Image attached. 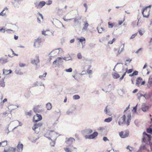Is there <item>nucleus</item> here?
I'll return each mask as SVG.
<instances>
[{
    "instance_id": "nucleus-17",
    "label": "nucleus",
    "mask_w": 152,
    "mask_h": 152,
    "mask_svg": "<svg viewBox=\"0 0 152 152\" xmlns=\"http://www.w3.org/2000/svg\"><path fill=\"white\" fill-rule=\"evenodd\" d=\"M117 67V70L118 71V72L119 73H121V72H119L121 69L124 71V69H123V66L122 64H120L116 66Z\"/></svg>"
},
{
    "instance_id": "nucleus-19",
    "label": "nucleus",
    "mask_w": 152,
    "mask_h": 152,
    "mask_svg": "<svg viewBox=\"0 0 152 152\" xmlns=\"http://www.w3.org/2000/svg\"><path fill=\"white\" fill-rule=\"evenodd\" d=\"M42 125V124L41 122H39L38 123H36L34 124V126L32 128V129L33 130L35 131L36 129L40 127Z\"/></svg>"
},
{
    "instance_id": "nucleus-62",
    "label": "nucleus",
    "mask_w": 152,
    "mask_h": 152,
    "mask_svg": "<svg viewBox=\"0 0 152 152\" xmlns=\"http://www.w3.org/2000/svg\"><path fill=\"white\" fill-rule=\"evenodd\" d=\"M107 107H106L104 109V112L107 114L108 115H109V113H107Z\"/></svg>"
},
{
    "instance_id": "nucleus-37",
    "label": "nucleus",
    "mask_w": 152,
    "mask_h": 152,
    "mask_svg": "<svg viewBox=\"0 0 152 152\" xmlns=\"http://www.w3.org/2000/svg\"><path fill=\"white\" fill-rule=\"evenodd\" d=\"M57 24L58 26L59 27L61 25L63 27L65 28V27H64V26L62 24V23L59 20H57Z\"/></svg>"
},
{
    "instance_id": "nucleus-59",
    "label": "nucleus",
    "mask_w": 152,
    "mask_h": 152,
    "mask_svg": "<svg viewBox=\"0 0 152 152\" xmlns=\"http://www.w3.org/2000/svg\"><path fill=\"white\" fill-rule=\"evenodd\" d=\"M26 64H25L22 63H20L19 64V65L21 67H24L26 66Z\"/></svg>"
},
{
    "instance_id": "nucleus-21",
    "label": "nucleus",
    "mask_w": 152,
    "mask_h": 152,
    "mask_svg": "<svg viewBox=\"0 0 152 152\" xmlns=\"http://www.w3.org/2000/svg\"><path fill=\"white\" fill-rule=\"evenodd\" d=\"M12 72V70L10 69L7 70L4 69L3 70V74L6 75L11 74Z\"/></svg>"
},
{
    "instance_id": "nucleus-63",
    "label": "nucleus",
    "mask_w": 152,
    "mask_h": 152,
    "mask_svg": "<svg viewBox=\"0 0 152 152\" xmlns=\"http://www.w3.org/2000/svg\"><path fill=\"white\" fill-rule=\"evenodd\" d=\"M132 74L134 76L137 75L138 74V72L136 71H135Z\"/></svg>"
},
{
    "instance_id": "nucleus-9",
    "label": "nucleus",
    "mask_w": 152,
    "mask_h": 152,
    "mask_svg": "<svg viewBox=\"0 0 152 152\" xmlns=\"http://www.w3.org/2000/svg\"><path fill=\"white\" fill-rule=\"evenodd\" d=\"M42 119V116L40 114H36L34 115L33 118V121L34 122H37Z\"/></svg>"
},
{
    "instance_id": "nucleus-20",
    "label": "nucleus",
    "mask_w": 152,
    "mask_h": 152,
    "mask_svg": "<svg viewBox=\"0 0 152 152\" xmlns=\"http://www.w3.org/2000/svg\"><path fill=\"white\" fill-rule=\"evenodd\" d=\"M148 109L149 107L145 104H143L142 105V110L143 111L145 112L148 110Z\"/></svg>"
},
{
    "instance_id": "nucleus-23",
    "label": "nucleus",
    "mask_w": 152,
    "mask_h": 152,
    "mask_svg": "<svg viewBox=\"0 0 152 152\" xmlns=\"http://www.w3.org/2000/svg\"><path fill=\"white\" fill-rule=\"evenodd\" d=\"M142 80V79L140 77H138L137 80L136 82V85L139 86L140 85V81Z\"/></svg>"
},
{
    "instance_id": "nucleus-8",
    "label": "nucleus",
    "mask_w": 152,
    "mask_h": 152,
    "mask_svg": "<svg viewBox=\"0 0 152 152\" xmlns=\"http://www.w3.org/2000/svg\"><path fill=\"white\" fill-rule=\"evenodd\" d=\"M63 58L61 57H58L57 58V59L54 61L53 64L56 65H60L61 63H62L63 62Z\"/></svg>"
},
{
    "instance_id": "nucleus-5",
    "label": "nucleus",
    "mask_w": 152,
    "mask_h": 152,
    "mask_svg": "<svg viewBox=\"0 0 152 152\" xmlns=\"http://www.w3.org/2000/svg\"><path fill=\"white\" fill-rule=\"evenodd\" d=\"M41 39L42 38L39 37L34 40V46L35 47L38 48L39 47L42 42Z\"/></svg>"
},
{
    "instance_id": "nucleus-7",
    "label": "nucleus",
    "mask_w": 152,
    "mask_h": 152,
    "mask_svg": "<svg viewBox=\"0 0 152 152\" xmlns=\"http://www.w3.org/2000/svg\"><path fill=\"white\" fill-rule=\"evenodd\" d=\"M60 50V51H62V49L61 48L56 49L55 50H53L49 54V56L50 57L55 56L58 53Z\"/></svg>"
},
{
    "instance_id": "nucleus-51",
    "label": "nucleus",
    "mask_w": 152,
    "mask_h": 152,
    "mask_svg": "<svg viewBox=\"0 0 152 152\" xmlns=\"http://www.w3.org/2000/svg\"><path fill=\"white\" fill-rule=\"evenodd\" d=\"M46 75H47V73H44L42 75L39 76V78H40V79H42L43 77H45Z\"/></svg>"
},
{
    "instance_id": "nucleus-43",
    "label": "nucleus",
    "mask_w": 152,
    "mask_h": 152,
    "mask_svg": "<svg viewBox=\"0 0 152 152\" xmlns=\"http://www.w3.org/2000/svg\"><path fill=\"white\" fill-rule=\"evenodd\" d=\"M74 22H75V26L76 25V24H78V23H80L79 19L75 18L74 19Z\"/></svg>"
},
{
    "instance_id": "nucleus-22",
    "label": "nucleus",
    "mask_w": 152,
    "mask_h": 152,
    "mask_svg": "<svg viewBox=\"0 0 152 152\" xmlns=\"http://www.w3.org/2000/svg\"><path fill=\"white\" fill-rule=\"evenodd\" d=\"M152 84V76H150L148 79V83L147 84V86L148 87H150Z\"/></svg>"
},
{
    "instance_id": "nucleus-64",
    "label": "nucleus",
    "mask_w": 152,
    "mask_h": 152,
    "mask_svg": "<svg viewBox=\"0 0 152 152\" xmlns=\"http://www.w3.org/2000/svg\"><path fill=\"white\" fill-rule=\"evenodd\" d=\"M124 45L123 44L121 46V49L120 50L121 52H122L123 51Z\"/></svg>"
},
{
    "instance_id": "nucleus-60",
    "label": "nucleus",
    "mask_w": 152,
    "mask_h": 152,
    "mask_svg": "<svg viewBox=\"0 0 152 152\" xmlns=\"http://www.w3.org/2000/svg\"><path fill=\"white\" fill-rule=\"evenodd\" d=\"M108 75V73H104L102 75V76L103 77L105 78Z\"/></svg>"
},
{
    "instance_id": "nucleus-34",
    "label": "nucleus",
    "mask_w": 152,
    "mask_h": 152,
    "mask_svg": "<svg viewBox=\"0 0 152 152\" xmlns=\"http://www.w3.org/2000/svg\"><path fill=\"white\" fill-rule=\"evenodd\" d=\"M15 72L16 74L18 75H22L23 74V72L18 69L16 70Z\"/></svg>"
},
{
    "instance_id": "nucleus-2",
    "label": "nucleus",
    "mask_w": 152,
    "mask_h": 152,
    "mask_svg": "<svg viewBox=\"0 0 152 152\" xmlns=\"http://www.w3.org/2000/svg\"><path fill=\"white\" fill-rule=\"evenodd\" d=\"M58 134L53 131L48 130L45 134V136L49 140H52L51 138H53V140H56L58 137Z\"/></svg>"
},
{
    "instance_id": "nucleus-28",
    "label": "nucleus",
    "mask_w": 152,
    "mask_h": 152,
    "mask_svg": "<svg viewBox=\"0 0 152 152\" xmlns=\"http://www.w3.org/2000/svg\"><path fill=\"white\" fill-rule=\"evenodd\" d=\"M7 145V141L5 140L2 142H0V147L2 146H4Z\"/></svg>"
},
{
    "instance_id": "nucleus-42",
    "label": "nucleus",
    "mask_w": 152,
    "mask_h": 152,
    "mask_svg": "<svg viewBox=\"0 0 152 152\" xmlns=\"http://www.w3.org/2000/svg\"><path fill=\"white\" fill-rule=\"evenodd\" d=\"M71 57L69 56L67 57H64L63 58V59L65 61H68L71 60Z\"/></svg>"
},
{
    "instance_id": "nucleus-16",
    "label": "nucleus",
    "mask_w": 152,
    "mask_h": 152,
    "mask_svg": "<svg viewBox=\"0 0 152 152\" xmlns=\"http://www.w3.org/2000/svg\"><path fill=\"white\" fill-rule=\"evenodd\" d=\"M83 23H84L83 24V26L82 30V31H86L87 30V28L89 26V24L88 23L87 21H83Z\"/></svg>"
},
{
    "instance_id": "nucleus-46",
    "label": "nucleus",
    "mask_w": 152,
    "mask_h": 152,
    "mask_svg": "<svg viewBox=\"0 0 152 152\" xmlns=\"http://www.w3.org/2000/svg\"><path fill=\"white\" fill-rule=\"evenodd\" d=\"M49 32V31H42V34L43 35H48V32Z\"/></svg>"
},
{
    "instance_id": "nucleus-13",
    "label": "nucleus",
    "mask_w": 152,
    "mask_h": 152,
    "mask_svg": "<svg viewBox=\"0 0 152 152\" xmlns=\"http://www.w3.org/2000/svg\"><path fill=\"white\" fill-rule=\"evenodd\" d=\"M23 149V145L19 142L17 146V151L18 152H22Z\"/></svg>"
},
{
    "instance_id": "nucleus-33",
    "label": "nucleus",
    "mask_w": 152,
    "mask_h": 152,
    "mask_svg": "<svg viewBox=\"0 0 152 152\" xmlns=\"http://www.w3.org/2000/svg\"><path fill=\"white\" fill-rule=\"evenodd\" d=\"M128 69L127 68L124 69V71H125V72L122 75V76L120 78V80H122L124 78V77L126 75V73L127 72Z\"/></svg>"
},
{
    "instance_id": "nucleus-25",
    "label": "nucleus",
    "mask_w": 152,
    "mask_h": 152,
    "mask_svg": "<svg viewBox=\"0 0 152 152\" xmlns=\"http://www.w3.org/2000/svg\"><path fill=\"white\" fill-rule=\"evenodd\" d=\"M77 39L80 42H81L83 46V42L84 44H85L86 41L85 38L84 37H82L81 38H78Z\"/></svg>"
},
{
    "instance_id": "nucleus-27",
    "label": "nucleus",
    "mask_w": 152,
    "mask_h": 152,
    "mask_svg": "<svg viewBox=\"0 0 152 152\" xmlns=\"http://www.w3.org/2000/svg\"><path fill=\"white\" fill-rule=\"evenodd\" d=\"M46 107L48 110H50L52 108V105L50 103H48L46 104Z\"/></svg>"
},
{
    "instance_id": "nucleus-39",
    "label": "nucleus",
    "mask_w": 152,
    "mask_h": 152,
    "mask_svg": "<svg viewBox=\"0 0 152 152\" xmlns=\"http://www.w3.org/2000/svg\"><path fill=\"white\" fill-rule=\"evenodd\" d=\"M137 96L138 97V99H140V98L141 96H143L144 97H145V95H143L142 94H141L140 93H138L137 94Z\"/></svg>"
},
{
    "instance_id": "nucleus-40",
    "label": "nucleus",
    "mask_w": 152,
    "mask_h": 152,
    "mask_svg": "<svg viewBox=\"0 0 152 152\" xmlns=\"http://www.w3.org/2000/svg\"><path fill=\"white\" fill-rule=\"evenodd\" d=\"M130 118L131 115L130 114L128 116V119L126 121V124H127V126H128L129 124L130 121L131 120Z\"/></svg>"
},
{
    "instance_id": "nucleus-58",
    "label": "nucleus",
    "mask_w": 152,
    "mask_h": 152,
    "mask_svg": "<svg viewBox=\"0 0 152 152\" xmlns=\"http://www.w3.org/2000/svg\"><path fill=\"white\" fill-rule=\"evenodd\" d=\"M3 33H4L5 32H8L9 31H13L10 29H5L4 28V30H3Z\"/></svg>"
},
{
    "instance_id": "nucleus-18",
    "label": "nucleus",
    "mask_w": 152,
    "mask_h": 152,
    "mask_svg": "<svg viewBox=\"0 0 152 152\" xmlns=\"http://www.w3.org/2000/svg\"><path fill=\"white\" fill-rule=\"evenodd\" d=\"M8 8L7 7H5L2 11L0 13V16H6L7 12V11Z\"/></svg>"
},
{
    "instance_id": "nucleus-32",
    "label": "nucleus",
    "mask_w": 152,
    "mask_h": 152,
    "mask_svg": "<svg viewBox=\"0 0 152 152\" xmlns=\"http://www.w3.org/2000/svg\"><path fill=\"white\" fill-rule=\"evenodd\" d=\"M0 86L3 87H4L5 86L4 79H3L1 80L0 81Z\"/></svg>"
},
{
    "instance_id": "nucleus-41",
    "label": "nucleus",
    "mask_w": 152,
    "mask_h": 152,
    "mask_svg": "<svg viewBox=\"0 0 152 152\" xmlns=\"http://www.w3.org/2000/svg\"><path fill=\"white\" fill-rule=\"evenodd\" d=\"M73 110L72 109H69L66 112V113L68 115H70L72 114Z\"/></svg>"
},
{
    "instance_id": "nucleus-45",
    "label": "nucleus",
    "mask_w": 152,
    "mask_h": 152,
    "mask_svg": "<svg viewBox=\"0 0 152 152\" xmlns=\"http://www.w3.org/2000/svg\"><path fill=\"white\" fill-rule=\"evenodd\" d=\"M64 149L66 152H72V151L68 148H65Z\"/></svg>"
},
{
    "instance_id": "nucleus-4",
    "label": "nucleus",
    "mask_w": 152,
    "mask_h": 152,
    "mask_svg": "<svg viewBox=\"0 0 152 152\" xmlns=\"http://www.w3.org/2000/svg\"><path fill=\"white\" fill-rule=\"evenodd\" d=\"M46 4V2L44 1H41L39 3L37 2H35L34 4L35 7L38 9H40L44 6Z\"/></svg>"
},
{
    "instance_id": "nucleus-55",
    "label": "nucleus",
    "mask_w": 152,
    "mask_h": 152,
    "mask_svg": "<svg viewBox=\"0 0 152 152\" xmlns=\"http://www.w3.org/2000/svg\"><path fill=\"white\" fill-rule=\"evenodd\" d=\"M137 22L136 21H133V22H132V26L134 27L136 26Z\"/></svg>"
},
{
    "instance_id": "nucleus-54",
    "label": "nucleus",
    "mask_w": 152,
    "mask_h": 152,
    "mask_svg": "<svg viewBox=\"0 0 152 152\" xmlns=\"http://www.w3.org/2000/svg\"><path fill=\"white\" fill-rule=\"evenodd\" d=\"M37 86H43L44 87H45L44 84L42 82H38Z\"/></svg>"
},
{
    "instance_id": "nucleus-3",
    "label": "nucleus",
    "mask_w": 152,
    "mask_h": 152,
    "mask_svg": "<svg viewBox=\"0 0 152 152\" xmlns=\"http://www.w3.org/2000/svg\"><path fill=\"white\" fill-rule=\"evenodd\" d=\"M151 5H150L146 7L142 11V13L144 17L147 18L149 16L150 10H148L147 8L148 7L151 8Z\"/></svg>"
},
{
    "instance_id": "nucleus-11",
    "label": "nucleus",
    "mask_w": 152,
    "mask_h": 152,
    "mask_svg": "<svg viewBox=\"0 0 152 152\" xmlns=\"http://www.w3.org/2000/svg\"><path fill=\"white\" fill-rule=\"evenodd\" d=\"M75 140L74 138L71 137L69 138H66L65 142L67 145H70L75 141Z\"/></svg>"
},
{
    "instance_id": "nucleus-15",
    "label": "nucleus",
    "mask_w": 152,
    "mask_h": 152,
    "mask_svg": "<svg viewBox=\"0 0 152 152\" xmlns=\"http://www.w3.org/2000/svg\"><path fill=\"white\" fill-rule=\"evenodd\" d=\"M23 0H15L14 2H13L12 4L15 8H18V4H20Z\"/></svg>"
},
{
    "instance_id": "nucleus-12",
    "label": "nucleus",
    "mask_w": 152,
    "mask_h": 152,
    "mask_svg": "<svg viewBox=\"0 0 152 152\" xmlns=\"http://www.w3.org/2000/svg\"><path fill=\"white\" fill-rule=\"evenodd\" d=\"M120 137L122 138H125L129 135V133L126 132H121L119 133Z\"/></svg>"
},
{
    "instance_id": "nucleus-49",
    "label": "nucleus",
    "mask_w": 152,
    "mask_h": 152,
    "mask_svg": "<svg viewBox=\"0 0 152 152\" xmlns=\"http://www.w3.org/2000/svg\"><path fill=\"white\" fill-rule=\"evenodd\" d=\"M1 59V61H2L4 63H6L8 62V60L7 58H2Z\"/></svg>"
},
{
    "instance_id": "nucleus-6",
    "label": "nucleus",
    "mask_w": 152,
    "mask_h": 152,
    "mask_svg": "<svg viewBox=\"0 0 152 152\" xmlns=\"http://www.w3.org/2000/svg\"><path fill=\"white\" fill-rule=\"evenodd\" d=\"M39 63V56L36 55L35 59H32L31 60V63L33 65L37 66L38 63Z\"/></svg>"
},
{
    "instance_id": "nucleus-31",
    "label": "nucleus",
    "mask_w": 152,
    "mask_h": 152,
    "mask_svg": "<svg viewBox=\"0 0 152 152\" xmlns=\"http://www.w3.org/2000/svg\"><path fill=\"white\" fill-rule=\"evenodd\" d=\"M98 32L99 33H101L103 31H104V28L102 27H98L97 28Z\"/></svg>"
},
{
    "instance_id": "nucleus-10",
    "label": "nucleus",
    "mask_w": 152,
    "mask_h": 152,
    "mask_svg": "<svg viewBox=\"0 0 152 152\" xmlns=\"http://www.w3.org/2000/svg\"><path fill=\"white\" fill-rule=\"evenodd\" d=\"M126 116L124 115L122 116L121 117L118 121V124L119 126H121L123 124H125L126 123Z\"/></svg>"
},
{
    "instance_id": "nucleus-26",
    "label": "nucleus",
    "mask_w": 152,
    "mask_h": 152,
    "mask_svg": "<svg viewBox=\"0 0 152 152\" xmlns=\"http://www.w3.org/2000/svg\"><path fill=\"white\" fill-rule=\"evenodd\" d=\"M113 77L114 79H118L120 77V76L116 72H114L112 74Z\"/></svg>"
},
{
    "instance_id": "nucleus-14",
    "label": "nucleus",
    "mask_w": 152,
    "mask_h": 152,
    "mask_svg": "<svg viewBox=\"0 0 152 152\" xmlns=\"http://www.w3.org/2000/svg\"><path fill=\"white\" fill-rule=\"evenodd\" d=\"M151 139V137L150 135H149L148 136H145L143 138L142 142L146 143L147 142L150 141Z\"/></svg>"
},
{
    "instance_id": "nucleus-56",
    "label": "nucleus",
    "mask_w": 152,
    "mask_h": 152,
    "mask_svg": "<svg viewBox=\"0 0 152 152\" xmlns=\"http://www.w3.org/2000/svg\"><path fill=\"white\" fill-rule=\"evenodd\" d=\"M115 39L113 38L112 41H109L108 42V43L110 44H112L115 42Z\"/></svg>"
},
{
    "instance_id": "nucleus-30",
    "label": "nucleus",
    "mask_w": 152,
    "mask_h": 152,
    "mask_svg": "<svg viewBox=\"0 0 152 152\" xmlns=\"http://www.w3.org/2000/svg\"><path fill=\"white\" fill-rule=\"evenodd\" d=\"M7 101V99L6 98L4 99L2 101H0V106L1 108H2L4 104Z\"/></svg>"
},
{
    "instance_id": "nucleus-53",
    "label": "nucleus",
    "mask_w": 152,
    "mask_h": 152,
    "mask_svg": "<svg viewBox=\"0 0 152 152\" xmlns=\"http://www.w3.org/2000/svg\"><path fill=\"white\" fill-rule=\"evenodd\" d=\"M65 71L67 72H71L72 71V69L70 68L68 69H65Z\"/></svg>"
},
{
    "instance_id": "nucleus-24",
    "label": "nucleus",
    "mask_w": 152,
    "mask_h": 152,
    "mask_svg": "<svg viewBox=\"0 0 152 152\" xmlns=\"http://www.w3.org/2000/svg\"><path fill=\"white\" fill-rule=\"evenodd\" d=\"M16 150L15 147H9L8 148V152H15Z\"/></svg>"
},
{
    "instance_id": "nucleus-61",
    "label": "nucleus",
    "mask_w": 152,
    "mask_h": 152,
    "mask_svg": "<svg viewBox=\"0 0 152 152\" xmlns=\"http://www.w3.org/2000/svg\"><path fill=\"white\" fill-rule=\"evenodd\" d=\"M108 25L109 26V27L112 28L113 27V23H110V22H108Z\"/></svg>"
},
{
    "instance_id": "nucleus-50",
    "label": "nucleus",
    "mask_w": 152,
    "mask_h": 152,
    "mask_svg": "<svg viewBox=\"0 0 152 152\" xmlns=\"http://www.w3.org/2000/svg\"><path fill=\"white\" fill-rule=\"evenodd\" d=\"M147 131L148 133H152V128H149L147 129Z\"/></svg>"
},
{
    "instance_id": "nucleus-57",
    "label": "nucleus",
    "mask_w": 152,
    "mask_h": 152,
    "mask_svg": "<svg viewBox=\"0 0 152 152\" xmlns=\"http://www.w3.org/2000/svg\"><path fill=\"white\" fill-rule=\"evenodd\" d=\"M137 33H136L134 34H132L130 38V39H132L134 38L137 35Z\"/></svg>"
},
{
    "instance_id": "nucleus-36",
    "label": "nucleus",
    "mask_w": 152,
    "mask_h": 152,
    "mask_svg": "<svg viewBox=\"0 0 152 152\" xmlns=\"http://www.w3.org/2000/svg\"><path fill=\"white\" fill-rule=\"evenodd\" d=\"M146 148L145 144L142 142V145L140 148V149L141 151L142 150L145 149Z\"/></svg>"
},
{
    "instance_id": "nucleus-44",
    "label": "nucleus",
    "mask_w": 152,
    "mask_h": 152,
    "mask_svg": "<svg viewBox=\"0 0 152 152\" xmlns=\"http://www.w3.org/2000/svg\"><path fill=\"white\" fill-rule=\"evenodd\" d=\"M52 141V142H50V145L51 146H54L55 144V141L54 140H53V141Z\"/></svg>"
},
{
    "instance_id": "nucleus-1",
    "label": "nucleus",
    "mask_w": 152,
    "mask_h": 152,
    "mask_svg": "<svg viewBox=\"0 0 152 152\" xmlns=\"http://www.w3.org/2000/svg\"><path fill=\"white\" fill-rule=\"evenodd\" d=\"M85 132L87 135H85L84 136L85 138L86 139H94L98 135V133L97 132H95L92 134H91L93 132V130L90 129H86L85 130Z\"/></svg>"
},
{
    "instance_id": "nucleus-29",
    "label": "nucleus",
    "mask_w": 152,
    "mask_h": 152,
    "mask_svg": "<svg viewBox=\"0 0 152 152\" xmlns=\"http://www.w3.org/2000/svg\"><path fill=\"white\" fill-rule=\"evenodd\" d=\"M29 140L31 141V142L33 143H35L37 140V138H34L33 137H31L29 138Z\"/></svg>"
},
{
    "instance_id": "nucleus-47",
    "label": "nucleus",
    "mask_w": 152,
    "mask_h": 152,
    "mask_svg": "<svg viewBox=\"0 0 152 152\" xmlns=\"http://www.w3.org/2000/svg\"><path fill=\"white\" fill-rule=\"evenodd\" d=\"M12 122L13 123V124L14 125H15V126H17L18 125V124L19 123V121L18 120H16V121H13Z\"/></svg>"
},
{
    "instance_id": "nucleus-48",
    "label": "nucleus",
    "mask_w": 152,
    "mask_h": 152,
    "mask_svg": "<svg viewBox=\"0 0 152 152\" xmlns=\"http://www.w3.org/2000/svg\"><path fill=\"white\" fill-rule=\"evenodd\" d=\"M52 1L51 0H48L46 2V4L47 5H50L51 4H52Z\"/></svg>"
},
{
    "instance_id": "nucleus-52",
    "label": "nucleus",
    "mask_w": 152,
    "mask_h": 152,
    "mask_svg": "<svg viewBox=\"0 0 152 152\" xmlns=\"http://www.w3.org/2000/svg\"><path fill=\"white\" fill-rule=\"evenodd\" d=\"M77 56L79 59H81L82 58V56L80 53H78L77 54Z\"/></svg>"
},
{
    "instance_id": "nucleus-35",
    "label": "nucleus",
    "mask_w": 152,
    "mask_h": 152,
    "mask_svg": "<svg viewBox=\"0 0 152 152\" xmlns=\"http://www.w3.org/2000/svg\"><path fill=\"white\" fill-rule=\"evenodd\" d=\"M73 99L74 100H77L80 99V96L78 95H75L73 96Z\"/></svg>"
},
{
    "instance_id": "nucleus-38",
    "label": "nucleus",
    "mask_w": 152,
    "mask_h": 152,
    "mask_svg": "<svg viewBox=\"0 0 152 152\" xmlns=\"http://www.w3.org/2000/svg\"><path fill=\"white\" fill-rule=\"evenodd\" d=\"M112 120L111 117H109L104 119V122H111Z\"/></svg>"
}]
</instances>
